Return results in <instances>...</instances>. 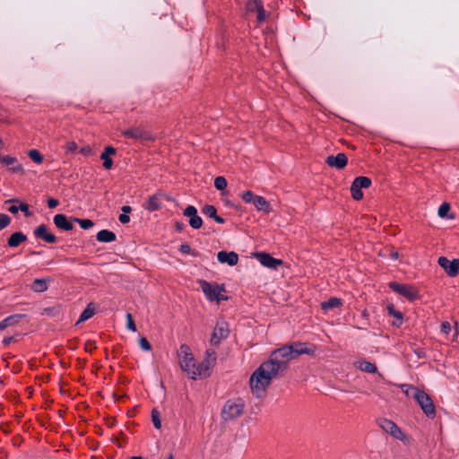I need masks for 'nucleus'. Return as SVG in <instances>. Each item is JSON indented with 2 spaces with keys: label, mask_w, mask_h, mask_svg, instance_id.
I'll return each instance as SVG.
<instances>
[{
  "label": "nucleus",
  "mask_w": 459,
  "mask_h": 459,
  "mask_svg": "<svg viewBox=\"0 0 459 459\" xmlns=\"http://www.w3.org/2000/svg\"><path fill=\"white\" fill-rule=\"evenodd\" d=\"M316 347H307L299 342L283 345L273 350L264 362L269 365L280 377L289 368V362L302 354L314 355Z\"/></svg>",
  "instance_id": "obj_1"
},
{
  "label": "nucleus",
  "mask_w": 459,
  "mask_h": 459,
  "mask_svg": "<svg viewBox=\"0 0 459 459\" xmlns=\"http://www.w3.org/2000/svg\"><path fill=\"white\" fill-rule=\"evenodd\" d=\"M280 376L264 361L251 374L249 389L253 396L262 399L266 396L272 380Z\"/></svg>",
  "instance_id": "obj_2"
},
{
  "label": "nucleus",
  "mask_w": 459,
  "mask_h": 459,
  "mask_svg": "<svg viewBox=\"0 0 459 459\" xmlns=\"http://www.w3.org/2000/svg\"><path fill=\"white\" fill-rule=\"evenodd\" d=\"M178 362L181 369L191 378L196 379L197 377L206 376V368L204 365H196L190 348L182 345L178 351Z\"/></svg>",
  "instance_id": "obj_3"
},
{
  "label": "nucleus",
  "mask_w": 459,
  "mask_h": 459,
  "mask_svg": "<svg viewBox=\"0 0 459 459\" xmlns=\"http://www.w3.org/2000/svg\"><path fill=\"white\" fill-rule=\"evenodd\" d=\"M199 285L206 299L211 302H216L219 305L221 301L229 299L224 294L226 292L224 285L211 283L204 280L199 281Z\"/></svg>",
  "instance_id": "obj_4"
},
{
  "label": "nucleus",
  "mask_w": 459,
  "mask_h": 459,
  "mask_svg": "<svg viewBox=\"0 0 459 459\" xmlns=\"http://www.w3.org/2000/svg\"><path fill=\"white\" fill-rule=\"evenodd\" d=\"M241 198L246 204H252L258 212H262L266 214L273 212V208L269 201H267L264 196L255 195L250 190L243 192Z\"/></svg>",
  "instance_id": "obj_5"
},
{
  "label": "nucleus",
  "mask_w": 459,
  "mask_h": 459,
  "mask_svg": "<svg viewBox=\"0 0 459 459\" xmlns=\"http://www.w3.org/2000/svg\"><path fill=\"white\" fill-rule=\"evenodd\" d=\"M245 404L240 399L227 401L221 409V417L225 421L235 420L242 415Z\"/></svg>",
  "instance_id": "obj_6"
},
{
  "label": "nucleus",
  "mask_w": 459,
  "mask_h": 459,
  "mask_svg": "<svg viewBox=\"0 0 459 459\" xmlns=\"http://www.w3.org/2000/svg\"><path fill=\"white\" fill-rule=\"evenodd\" d=\"M230 335V325L229 323L220 318L216 321V324L212 329L210 338V344L213 347H218L222 341L226 340Z\"/></svg>",
  "instance_id": "obj_7"
},
{
  "label": "nucleus",
  "mask_w": 459,
  "mask_h": 459,
  "mask_svg": "<svg viewBox=\"0 0 459 459\" xmlns=\"http://www.w3.org/2000/svg\"><path fill=\"white\" fill-rule=\"evenodd\" d=\"M388 286L397 294L412 302L420 299V290L411 284H402L396 281H390Z\"/></svg>",
  "instance_id": "obj_8"
},
{
  "label": "nucleus",
  "mask_w": 459,
  "mask_h": 459,
  "mask_svg": "<svg viewBox=\"0 0 459 459\" xmlns=\"http://www.w3.org/2000/svg\"><path fill=\"white\" fill-rule=\"evenodd\" d=\"M413 397L427 416L433 417L435 415V405L428 394L422 390L414 389Z\"/></svg>",
  "instance_id": "obj_9"
},
{
  "label": "nucleus",
  "mask_w": 459,
  "mask_h": 459,
  "mask_svg": "<svg viewBox=\"0 0 459 459\" xmlns=\"http://www.w3.org/2000/svg\"><path fill=\"white\" fill-rule=\"evenodd\" d=\"M166 199L167 201H172V198L163 193L162 191H157L153 195L148 196L145 201L144 208L149 212H154L162 208V200Z\"/></svg>",
  "instance_id": "obj_10"
},
{
  "label": "nucleus",
  "mask_w": 459,
  "mask_h": 459,
  "mask_svg": "<svg viewBox=\"0 0 459 459\" xmlns=\"http://www.w3.org/2000/svg\"><path fill=\"white\" fill-rule=\"evenodd\" d=\"M371 186V179L368 177L356 178L351 186V194L354 200L359 201L363 198L362 188H368Z\"/></svg>",
  "instance_id": "obj_11"
},
{
  "label": "nucleus",
  "mask_w": 459,
  "mask_h": 459,
  "mask_svg": "<svg viewBox=\"0 0 459 459\" xmlns=\"http://www.w3.org/2000/svg\"><path fill=\"white\" fill-rule=\"evenodd\" d=\"M437 264L449 277H456L459 274V259L448 260L446 256H440Z\"/></svg>",
  "instance_id": "obj_12"
},
{
  "label": "nucleus",
  "mask_w": 459,
  "mask_h": 459,
  "mask_svg": "<svg viewBox=\"0 0 459 459\" xmlns=\"http://www.w3.org/2000/svg\"><path fill=\"white\" fill-rule=\"evenodd\" d=\"M382 429L388 434H390L395 439L403 442H407V436L403 430L392 420H385L381 425Z\"/></svg>",
  "instance_id": "obj_13"
},
{
  "label": "nucleus",
  "mask_w": 459,
  "mask_h": 459,
  "mask_svg": "<svg viewBox=\"0 0 459 459\" xmlns=\"http://www.w3.org/2000/svg\"><path fill=\"white\" fill-rule=\"evenodd\" d=\"M254 256L265 267L276 269L278 266L282 265L283 261L273 257L270 254L264 252L255 253Z\"/></svg>",
  "instance_id": "obj_14"
},
{
  "label": "nucleus",
  "mask_w": 459,
  "mask_h": 459,
  "mask_svg": "<svg viewBox=\"0 0 459 459\" xmlns=\"http://www.w3.org/2000/svg\"><path fill=\"white\" fill-rule=\"evenodd\" d=\"M123 135L134 140L154 141V136L140 127H132L123 132Z\"/></svg>",
  "instance_id": "obj_15"
},
{
  "label": "nucleus",
  "mask_w": 459,
  "mask_h": 459,
  "mask_svg": "<svg viewBox=\"0 0 459 459\" xmlns=\"http://www.w3.org/2000/svg\"><path fill=\"white\" fill-rule=\"evenodd\" d=\"M184 216L189 218V226L198 230L203 225L202 218L197 214V210L193 205H188L183 212Z\"/></svg>",
  "instance_id": "obj_16"
},
{
  "label": "nucleus",
  "mask_w": 459,
  "mask_h": 459,
  "mask_svg": "<svg viewBox=\"0 0 459 459\" xmlns=\"http://www.w3.org/2000/svg\"><path fill=\"white\" fill-rule=\"evenodd\" d=\"M325 163L331 168L342 169L348 163V158L344 153L340 152L336 156L330 155L326 157Z\"/></svg>",
  "instance_id": "obj_17"
},
{
  "label": "nucleus",
  "mask_w": 459,
  "mask_h": 459,
  "mask_svg": "<svg viewBox=\"0 0 459 459\" xmlns=\"http://www.w3.org/2000/svg\"><path fill=\"white\" fill-rule=\"evenodd\" d=\"M218 261L221 264H228L234 266L238 263V255L236 252L221 251L217 254Z\"/></svg>",
  "instance_id": "obj_18"
},
{
  "label": "nucleus",
  "mask_w": 459,
  "mask_h": 459,
  "mask_svg": "<svg viewBox=\"0 0 459 459\" xmlns=\"http://www.w3.org/2000/svg\"><path fill=\"white\" fill-rule=\"evenodd\" d=\"M34 235L37 238H42L47 243H55L56 241V236L49 232L48 227L43 224L35 229Z\"/></svg>",
  "instance_id": "obj_19"
},
{
  "label": "nucleus",
  "mask_w": 459,
  "mask_h": 459,
  "mask_svg": "<svg viewBox=\"0 0 459 459\" xmlns=\"http://www.w3.org/2000/svg\"><path fill=\"white\" fill-rule=\"evenodd\" d=\"M386 310L389 316L395 318L392 323V325L394 327H400L403 322V314L397 310L392 303L386 306Z\"/></svg>",
  "instance_id": "obj_20"
},
{
  "label": "nucleus",
  "mask_w": 459,
  "mask_h": 459,
  "mask_svg": "<svg viewBox=\"0 0 459 459\" xmlns=\"http://www.w3.org/2000/svg\"><path fill=\"white\" fill-rule=\"evenodd\" d=\"M116 149L112 146H107L104 152L100 154V159L103 160V167L106 169H110L113 166V160L110 158L111 155L116 154Z\"/></svg>",
  "instance_id": "obj_21"
},
{
  "label": "nucleus",
  "mask_w": 459,
  "mask_h": 459,
  "mask_svg": "<svg viewBox=\"0 0 459 459\" xmlns=\"http://www.w3.org/2000/svg\"><path fill=\"white\" fill-rule=\"evenodd\" d=\"M54 224L56 228L63 230H72L73 225L70 221H68L67 218L64 214H56L54 216Z\"/></svg>",
  "instance_id": "obj_22"
},
{
  "label": "nucleus",
  "mask_w": 459,
  "mask_h": 459,
  "mask_svg": "<svg viewBox=\"0 0 459 459\" xmlns=\"http://www.w3.org/2000/svg\"><path fill=\"white\" fill-rule=\"evenodd\" d=\"M355 367L360 371L367 373H376L377 371V368L375 364L370 361L360 359L354 363Z\"/></svg>",
  "instance_id": "obj_23"
},
{
  "label": "nucleus",
  "mask_w": 459,
  "mask_h": 459,
  "mask_svg": "<svg viewBox=\"0 0 459 459\" xmlns=\"http://www.w3.org/2000/svg\"><path fill=\"white\" fill-rule=\"evenodd\" d=\"M342 306V301L341 299L333 297L329 299L326 301H324L320 304L321 309L324 311H327L333 308H338Z\"/></svg>",
  "instance_id": "obj_24"
},
{
  "label": "nucleus",
  "mask_w": 459,
  "mask_h": 459,
  "mask_svg": "<svg viewBox=\"0 0 459 459\" xmlns=\"http://www.w3.org/2000/svg\"><path fill=\"white\" fill-rule=\"evenodd\" d=\"M96 238L99 242L109 243L116 240V234L108 230H102L99 231L96 235Z\"/></svg>",
  "instance_id": "obj_25"
},
{
  "label": "nucleus",
  "mask_w": 459,
  "mask_h": 459,
  "mask_svg": "<svg viewBox=\"0 0 459 459\" xmlns=\"http://www.w3.org/2000/svg\"><path fill=\"white\" fill-rule=\"evenodd\" d=\"M95 310H96V308H95L94 304L92 302H90L87 305V307H85V309L82 311V313L81 314L80 318L76 324L78 325V324L92 317L95 314Z\"/></svg>",
  "instance_id": "obj_26"
},
{
  "label": "nucleus",
  "mask_w": 459,
  "mask_h": 459,
  "mask_svg": "<svg viewBox=\"0 0 459 459\" xmlns=\"http://www.w3.org/2000/svg\"><path fill=\"white\" fill-rule=\"evenodd\" d=\"M26 236L22 232H15L8 238V245L12 247L19 246L22 242L26 241Z\"/></svg>",
  "instance_id": "obj_27"
},
{
  "label": "nucleus",
  "mask_w": 459,
  "mask_h": 459,
  "mask_svg": "<svg viewBox=\"0 0 459 459\" xmlns=\"http://www.w3.org/2000/svg\"><path fill=\"white\" fill-rule=\"evenodd\" d=\"M216 361V353L213 350L209 349L206 351V358L204 362L200 365H204L206 368V372L209 370L210 367H212Z\"/></svg>",
  "instance_id": "obj_28"
},
{
  "label": "nucleus",
  "mask_w": 459,
  "mask_h": 459,
  "mask_svg": "<svg viewBox=\"0 0 459 459\" xmlns=\"http://www.w3.org/2000/svg\"><path fill=\"white\" fill-rule=\"evenodd\" d=\"M450 204L448 203H443L437 211V214L440 218H446L447 217L450 220L455 219V215L453 213L449 214L450 212Z\"/></svg>",
  "instance_id": "obj_29"
},
{
  "label": "nucleus",
  "mask_w": 459,
  "mask_h": 459,
  "mask_svg": "<svg viewBox=\"0 0 459 459\" xmlns=\"http://www.w3.org/2000/svg\"><path fill=\"white\" fill-rule=\"evenodd\" d=\"M20 317L21 316L14 315L4 319L2 322H0V331L5 329L8 326L17 324Z\"/></svg>",
  "instance_id": "obj_30"
},
{
  "label": "nucleus",
  "mask_w": 459,
  "mask_h": 459,
  "mask_svg": "<svg viewBox=\"0 0 459 459\" xmlns=\"http://www.w3.org/2000/svg\"><path fill=\"white\" fill-rule=\"evenodd\" d=\"M32 289L36 292H43L46 291L48 289V285L45 280L43 279H36L33 281Z\"/></svg>",
  "instance_id": "obj_31"
},
{
  "label": "nucleus",
  "mask_w": 459,
  "mask_h": 459,
  "mask_svg": "<svg viewBox=\"0 0 459 459\" xmlns=\"http://www.w3.org/2000/svg\"><path fill=\"white\" fill-rule=\"evenodd\" d=\"M228 186L227 179L222 176L214 178V186L219 191H224Z\"/></svg>",
  "instance_id": "obj_32"
},
{
  "label": "nucleus",
  "mask_w": 459,
  "mask_h": 459,
  "mask_svg": "<svg viewBox=\"0 0 459 459\" xmlns=\"http://www.w3.org/2000/svg\"><path fill=\"white\" fill-rule=\"evenodd\" d=\"M28 156L37 164H41L44 160L43 155L38 150H30Z\"/></svg>",
  "instance_id": "obj_33"
},
{
  "label": "nucleus",
  "mask_w": 459,
  "mask_h": 459,
  "mask_svg": "<svg viewBox=\"0 0 459 459\" xmlns=\"http://www.w3.org/2000/svg\"><path fill=\"white\" fill-rule=\"evenodd\" d=\"M152 423L157 429H161V420H160V414L157 409H152Z\"/></svg>",
  "instance_id": "obj_34"
},
{
  "label": "nucleus",
  "mask_w": 459,
  "mask_h": 459,
  "mask_svg": "<svg viewBox=\"0 0 459 459\" xmlns=\"http://www.w3.org/2000/svg\"><path fill=\"white\" fill-rule=\"evenodd\" d=\"M73 221L77 222L81 226V228L83 230H88V229L93 227V225H94L93 221L90 219L74 218Z\"/></svg>",
  "instance_id": "obj_35"
},
{
  "label": "nucleus",
  "mask_w": 459,
  "mask_h": 459,
  "mask_svg": "<svg viewBox=\"0 0 459 459\" xmlns=\"http://www.w3.org/2000/svg\"><path fill=\"white\" fill-rule=\"evenodd\" d=\"M59 306L48 307L43 309L42 315L47 316H56L59 314Z\"/></svg>",
  "instance_id": "obj_36"
},
{
  "label": "nucleus",
  "mask_w": 459,
  "mask_h": 459,
  "mask_svg": "<svg viewBox=\"0 0 459 459\" xmlns=\"http://www.w3.org/2000/svg\"><path fill=\"white\" fill-rule=\"evenodd\" d=\"M261 5L262 3L260 0H249L247 3L246 9L247 12H256Z\"/></svg>",
  "instance_id": "obj_37"
},
{
  "label": "nucleus",
  "mask_w": 459,
  "mask_h": 459,
  "mask_svg": "<svg viewBox=\"0 0 459 459\" xmlns=\"http://www.w3.org/2000/svg\"><path fill=\"white\" fill-rule=\"evenodd\" d=\"M203 212L207 216L213 218L217 213V210L213 205L207 204L204 206Z\"/></svg>",
  "instance_id": "obj_38"
},
{
  "label": "nucleus",
  "mask_w": 459,
  "mask_h": 459,
  "mask_svg": "<svg viewBox=\"0 0 459 459\" xmlns=\"http://www.w3.org/2000/svg\"><path fill=\"white\" fill-rule=\"evenodd\" d=\"M11 222V219L6 214H0V230L7 227Z\"/></svg>",
  "instance_id": "obj_39"
},
{
  "label": "nucleus",
  "mask_w": 459,
  "mask_h": 459,
  "mask_svg": "<svg viewBox=\"0 0 459 459\" xmlns=\"http://www.w3.org/2000/svg\"><path fill=\"white\" fill-rule=\"evenodd\" d=\"M440 329L445 335H448L452 331V325L449 322L445 321L441 323Z\"/></svg>",
  "instance_id": "obj_40"
},
{
  "label": "nucleus",
  "mask_w": 459,
  "mask_h": 459,
  "mask_svg": "<svg viewBox=\"0 0 459 459\" xmlns=\"http://www.w3.org/2000/svg\"><path fill=\"white\" fill-rule=\"evenodd\" d=\"M126 325L128 329H130L133 332H136V325L131 314L126 315Z\"/></svg>",
  "instance_id": "obj_41"
},
{
  "label": "nucleus",
  "mask_w": 459,
  "mask_h": 459,
  "mask_svg": "<svg viewBox=\"0 0 459 459\" xmlns=\"http://www.w3.org/2000/svg\"><path fill=\"white\" fill-rule=\"evenodd\" d=\"M65 148H66L67 152L74 153L77 151L78 146L74 141H69L65 143Z\"/></svg>",
  "instance_id": "obj_42"
},
{
  "label": "nucleus",
  "mask_w": 459,
  "mask_h": 459,
  "mask_svg": "<svg viewBox=\"0 0 459 459\" xmlns=\"http://www.w3.org/2000/svg\"><path fill=\"white\" fill-rule=\"evenodd\" d=\"M256 13H257V21L259 22H264V20L266 19L267 15H266L265 11L264 10L263 4L260 6V8H258Z\"/></svg>",
  "instance_id": "obj_43"
},
{
  "label": "nucleus",
  "mask_w": 459,
  "mask_h": 459,
  "mask_svg": "<svg viewBox=\"0 0 459 459\" xmlns=\"http://www.w3.org/2000/svg\"><path fill=\"white\" fill-rule=\"evenodd\" d=\"M139 344L141 348L143 349L144 351H150L152 349L150 342L145 337L140 338Z\"/></svg>",
  "instance_id": "obj_44"
},
{
  "label": "nucleus",
  "mask_w": 459,
  "mask_h": 459,
  "mask_svg": "<svg viewBox=\"0 0 459 459\" xmlns=\"http://www.w3.org/2000/svg\"><path fill=\"white\" fill-rule=\"evenodd\" d=\"M80 152L84 156L92 155V148L90 145H84L80 149Z\"/></svg>",
  "instance_id": "obj_45"
},
{
  "label": "nucleus",
  "mask_w": 459,
  "mask_h": 459,
  "mask_svg": "<svg viewBox=\"0 0 459 459\" xmlns=\"http://www.w3.org/2000/svg\"><path fill=\"white\" fill-rule=\"evenodd\" d=\"M1 161L5 165H13L17 163V160L15 158L11 156H4L1 159Z\"/></svg>",
  "instance_id": "obj_46"
},
{
  "label": "nucleus",
  "mask_w": 459,
  "mask_h": 459,
  "mask_svg": "<svg viewBox=\"0 0 459 459\" xmlns=\"http://www.w3.org/2000/svg\"><path fill=\"white\" fill-rule=\"evenodd\" d=\"M11 170L13 172V173H19V174H24V169L22 167V164H16L14 167H13L11 169Z\"/></svg>",
  "instance_id": "obj_47"
},
{
  "label": "nucleus",
  "mask_w": 459,
  "mask_h": 459,
  "mask_svg": "<svg viewBox=\"0 0 459 459\" xmlns=\"http://www.w3.org/2000/svg\"><path fill=\"white\" fill-rule=\"evenodd\" d=\"M20 210L25 213L26 216H30L31 213L29 212V205L25 203H22L19 206Z\"/></svg>",
  "instance_id": "obj_48"
},
{
  "label": "nucleus",
  "mask_w": 459,
  "mask_h": 459,
  "mask_svg": "<svg viewBox=\"0 0 459 459\" xmlns=\"http://www.w3.org/2000/svg\"><path fill=\"white\" fill-rule=\"evenodd\" d=\"M118 219L122 224H126L130 221V217L128 216L127 213L120 214Z\"/></svg>",
  "instance_id": "obj_49"
},
{
  "label": "nucleus",
  "mask_w": 459,
  "mask_h": 459,
  "mask_svg": "<svg viewBox=\"0 0 459 459\" xmlns=\"http://www.w3.org/2000/svg\"><path fill=\"white\" fill-rule=\"evenodd\" d=\"M58 205V201L55 198H48V206L49 208H55Z\"/></svg>",
  "instance_id": "obj_50"
},
{
  "label": "nucleus",
  "mask_w": 459,
  "mask_h": 459,
  "mask_svg": "<svg viewBox=\"0 0 459 459\" xmlns=\"http://www.w3.org/2000/svg\"><path fill=\"white\" fill-rule=\"evenodd\" d=\"M191 250V247L187 244H183L180 246V251L185 254H188Z\"/></svg>",
  "instance_id": "obj_51"
},
{
  "label": "nucleus",
  "mask_w": 459,
  "mask_h": 459,
  "mask_svg": "<svg viewBox=\"0 0 459 459\" xmlns=\"http://www.w3.org/2000/svg\"><path fill=\"white\" fill-rule=\"evenodd\" d=\"M399 253L397 251H392L390 253V257L393 259V260H397L399 258Z\"/></svg>",
  "instance_id": "obj_52"
},
{
  "label": "nucleus",
  "mask_w": 459,
  "mask_h": 459,
  "mask_svg": "<svg viewBox=\"0 0 459 459\" xmlns=\"http://www.w3.org/2000/svg\"><path fill=\"white\" fill-rule=\"evenodd\" d=\"M121 210H122L123 213H127V214L132 212V208L128 205L123 206Z\"/></svg>",
  "instance_id": "obj_53"
},
{
  "label": "nucleus",
  "mask_w": 459,
  "mask_h": 459,
  "mask_svg": "<svg viewBox=\"0 0 459 459\" xmlns=\"http://www.w3.org/2000/svg\"><path fill=\"white\" fill-rule=\"evenodd\" d=\"M212 219H213L215 221H217L218 223H221V224L224 223V220H223V218H221V216H219V215H217V214H216V215H215V217H213Z\"/></svg>",
  "instance_id": "obj_54"
},
{
  "label": "nucleus",
  "mask_w": 459,
  "mask_h": 459,
  "mask_svg": "<svg viewBox=\"0 0 459 459\" xmlns=\"http://www.w3.org/2000/svg\"><path fill=\"white\" fill-rule=\"evenodd\" d=\"M458 333H459V331H458V323L457 322H455V333H454V338H457L458 336Z\"/></svg>",
  "instance_id": "obj_55"
},
{
  "label": "nucleus",
  "mask_w": 459,
  "mask_h": 459,
  "mask_svg": "<svg viewBox=\"0 0 459 459\" xmlns=\"http://www.w3.org/2000/svg\"><path fill=\"white\" fill-rule=\"evenodd\" d=\"M403 387H406L407 389L404 390V394L406 395H409V390H413L416 389L415 387H412L411 385H403Z\"/></svg>",
  "instance_id": "obj_56"
},
{
  "label": "nucleus",
  "mask_w": 459,
  "mask_h": 459,
  "mask_svg": "<svg viewBox=\"0 0 459 459\" xmlns=\"http://www.w3.org/2000/svg\"><path fill=\"white\" fill-rule=\"evenodd\" d=\"M9 212H12V213H16L18 212V207L15 206V205H12L9 207Z\"/></svg>",
  "instance_id": "obj_57"
},
{
  "label": "nucleus",
  "mask_w": 459,
  "mask_h": 459,
  "mask_svg": "<svg viewBox=\"0 0 459 459\" xmlns=\"http://www.w3.org/2000/svg\"><path fill=\"white\" fill-rule=\"evenodd\" d=\"M362 315V317L365 318V319H368V316H369V314H368V311L367 309H364L361 313Z\"/></svg>",
  "instance_id": "obj_58"
},
{
  "label": "nucleus",
  "mask_w": 459,
  "mask_h": 459,
  "mask_svg": "<svg viewBox=\"0 0 459 459\" xmlns=\"http://www.w3.org/2000/svg\"><path fill=\"white\" fill-rule=\"evenodd\" d=\"M175 228L178 231H181L183 230V224L179 223V222H177L175 224Z\"/></svg>",
  "instance_id": "obj_59"
},
{
  "label": "nucleus",
  "mask_w": 459,
  "mask_h": 459,
  "mask_svg": "<svg viewBox=\"0 0 459 459\" xmlns=\"http://www.w3.org/2000/svg\"><path fill=\"white\" fill-rule=\"evenodd\" d=\"M13 340V337L5 338V339L4 340V343L7 345V344H9Z\"/></svg>",
  "instance_id": "obj_60"
},
{
  "label": "nucleus",
  "mask_w": 459,
  "mask_h": 459,
  "mask_svg": "<svg viewBox=\"0 0 459 459\" xmlns=\"http://www.w3.org/2000/svg\"><path fill=\"white\" fill-rule=\"evenodd\" d=\"M130 459H143V457L142 456H133Z\"/></svg>",
  "instance_id": "obj_61"
},
{
  "label": "nucleus",
  "mask_w": 459,
  "mask_h": 459,
  "mask_svg": "<svg viewBox=\"0 0 459 459\" xmlns=\"http://www.w3.org/2000/svg\"><path fill=\"white\" fill-rule=\"evenodd\" d=\"M89 345H90V344H87V346H86V350H87V351H91V346H89Z\"/></svg>",
  "instance_id": "obj_62"
},
{
  "label": "nucleus",
  "mask_w": 459,
  "mask_h": 459,
  "mask_svg": "<svg viewBox=\"0 0 459 459\" xmlns=\"http://www.w3.org/2000/svg\"><path fill=\"white\" fill-rule=\"evenodd\" d=\"M89 345H90V344H87V346H86V350H87V351H91V346H89Z\"/></svg>",
  "instance_id": "obj_63"
},
{
  "label": "nucleus",
  "mask_w": 459,
  "mask_h": 459,
  "mask_svg": "<svg viewBox=\"0 0 459 459\" xmlns=\"http://www.w3.org/2000/svg\"><path fill=\"white\" fill-rule=\"evenodd\" d=\"M168 459H173V455H170Z\"/></svg>",
  "instance_id": "obj_64"
}]
</instances>
